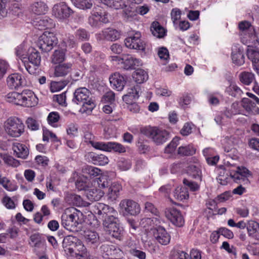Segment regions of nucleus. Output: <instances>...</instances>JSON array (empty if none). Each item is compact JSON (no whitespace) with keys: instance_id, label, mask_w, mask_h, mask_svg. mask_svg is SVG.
<instances>
[{"instance_id":"obj_19","label":"nucleus","mask_w":259,"mask_h":259,"mask_svg":"<svg viewBox=\"0 0 259 259\" xmlns=\"http://www.w3.org/2000/svg\"><path fill=\"white\" fill-rule=\"evenodd\" d=\"M31 47L21 44L16 49V54L17 56L24 63L25 67L27 71L30 74L34 73V69L28 65L27 62V56L28 55V50Z\"/></svg>"},{"instance_id":"obj_57","label":"nucleus","mask_w":259,"mask_h":259,"mask_svg":"<svg viewBox=\"0 0 259 259\" xmlns=\"http://www.w3.org/2000/svg\"><path fill=\"white\" fill-rule=\"evenodd\" d=\"M124 15L125 17L128 20L131 21L133 19H136L137 13L135 10H132V8L130 7H124Z\"/></svg>"},{"instance_id":"obj_38","label":"nucleus","mask_w":259,"mask_h":259,"mask_svg":"<svg viewBox=\"0 0 259 259\" xmlns=\"http://www.w3.org/2000/svg\"><path fill=\"white\" fill-rule=\"evenodd\" d=\"M21 93L11 92L5 96L6 100L9 103H12L17 105H20Z\"/></svg>"},{"instance_id":"obj_7","label":"nucleus","mask_w":259,"mask_h":259,"mask_svg":"<svg viewBox=\"0 0 259 259\" xmlns=\"http://www.w3.org/2000/svg\"><path fill=\"white\" fill-rule=\"evenodd\" d=\"M93 210L98 215L99 219L103 220L104 223L107 220H114L117 214L116 211L113 208L102 203H96Z\"/></svg>"},{"instance_id":"obj_51","label":"nucleus","mask_w":259,"mask_h":259,"mask_svg":"<svg viewBox=\"0 0 259 259\" xmlns=\"http://www.w3.org/2000/svg\"><path fill=\"white\" fill-rule=\"evenodd\" d=\"M1 157L3 159L4 162L8 165L16 167L20 165L19 161L15 159L12 156L8 154H4L1 155Z\"/></svg>"},{"instance_id":"obj_58","label":"nucleus","mask_w":259,"mask_h":259,"mask_svg":"<svg viewBox=\"0 0 259 259\" xmlns=\"http://www.w3.org/2000/svg\"><path fill=\"white\" fill-rule=\"evenodd\" d=\"M131 162L128 160L121 159L117 162V166L121 170L125 171L131 168Z\"/></svg>"},{"instance_id":"obj_60","label":"nucleus","mask_w":259,"mask_h":259,"mask_svg":"<svg viewBox=\"0 0 259 259\" xmlns=\"http://www.w3.org/2000/svg\"><path fill=\"white\" fill-rule=\"evenodd\" d=\"M92 146L96 149L107 151L108 150V142H94L92 143Z\"/></svg>"},{"instance_id":"obj_26","label":"nucleus","mask_w":259,"mask_h":259,"mask_svg":"<svg viewBox=\"0 0 259 259\" xmlns=\"http://www.w3.org/2000/svg\"><path fill=\"white\" fill-rule=\"evenodd\" d=\"M160 223V221L157 217L145 218L141 219L140 222V225L141 227L145 228L146 231L150 230L152 232L155 229V226L158 225Z\"/></svg>"},{"instance_id":"obj_11","label":"nucleus","mask_w":259,"mask_h":259,"mask_svg":"<svg viewBox=\"0 0 259 259\" xmlns=\"http://www.w3.org/2000/svg\"><path fill=\"white\" fill-rule=\"evenodd\" d=\"M72 13V10L64 2L56 4L52 8V15L59 21L67 19Z\"/></svg>"},{"instance_id":"obj_10","label":"nucleus","mask_w":259,"mask_h":259,"mask_svg":"<svg viewBox=\"0 0 259 259\" xmlns=\"http://www.w3.org/2000/svg\"><path fill=\"white\" fill-rule=\"evenodd\" d=\"M141 35L139 32L130 35L124 40L125 46L130 49L145 51L146 44L141 40Z\"/></svg>"},{"instance_id":"obj_28","label":"nucleus","mask_w":259,"mask_h":259,"mask_svg":"<svg viewBox=\"0 0 259 259\" xmlns=\"http://www.w3.org/2000/svg\"><path fill=\"white\" fill-rule=\"evenodd\" d=\"M28 63H31L34 67L39 66L41 61V57L39 52L35 49L33 48H30L28 50ZM27 64L29 65L28 64Z\"/></svg>"},{"instance_id":"obj_12","label":"nucleus","mask_w":259,"mask_h":259,"mask_svg":"<svg viewBox=\"0 0 259 259\" xmlns=\"http://www.w3.org/2000/svg\"><path fill=\"white\" fill-rule=\"evenodd\" d=\"M117 219L110 220H107L103 223L106 231L112 237L120 239L123 232V229L117 223Z\"/></svg>"},{"instance_id":"obj_35","label":"nucleus","mask_w":259,"mask_h":259,"mask_svg":"<svg viewBox=\"0 0 259 259\" xmlns=\"http://www.w3.org/2000/svg\"><path fill=\"white\" fill-rule=\"evenodd\" d=\"M186 171L188 175L195 178L200 177L201 172L199 162L195 161L193 163H190L187 167Z\"/></svg>"},{"instance_id":"obj_27","label":"nucleus","mask_w":259,"mask_h":259,"mask_svg":"<svg viewBox=\"0 0 259 259\" xmlns=\"http://www.w3.org/2000/svg\"><path fill=\"white\" fill-rule=\"evenodd\" d=\"M15 155L20 158L26 159L29 155V150L27 146L22 143H14L12 146Z\"/></svg>"},{"instance_id":"obj_42","label":"nucleus","mask_w":259,"mask_h":259,"mask_svg":"<svg viewBox=\"0 0 259 259\" xmlns=\"http://www.w3.org/2000/svg\"><path fill=\"white\" fill-rule=\"evenodd\" d=\"M72 4L81 10L91 9L93 6V0H71Z\"/></svg>"},{"instance_id":"obj_14","label":"nucleus","mask_w":259,"mask_h":259,"mask_svg":"<svg viewBox=\"0 0 259 259\" xmlns=\"http://www.w3.org/2000/svg\"><path fill=\"white\" fill-rule=\"evenodd\" d=\"M120 211L125 215H137L141 210L139 204L136 202L124 199L120 201L119 203Z\"/></svg>"},{"instance_id":"obj_13","label":"nucleus","mask_w":259,"mask_h":259,"mask_svg":"<svg viewBox=\"0 0 259 259\" xmlns=\"http://www.w3.org/2000/svg\"><path fill=\"white\" fill-rule=\"evenodd\" d=\"M6 83L8 88L10 90H18L27 85L24 76L19 73L9 75L6 79Z\"/></svg>"},{"instance_id":"obj_41","label":"nucleus","mask_w":259,"mask_h":259,"mask_svg":"<svg viewBox=\"0 0 259 259\" xmlns=\"http://www.w3.org/2000/svg\"><path fill=\"white\" fill-rule=\"evenodd\" d=\"M134 80L137 83H142L148 78V74L143 70L139 69L135 71L132 75Z\"/></svg>"},{"instance_id":"obj_45","label":"nucleus","mask_w":259,"mask_h":259,"mask_svg":"<svg viewBox=\"0 0 259 259\" xmlns=\"http://www.w3.org/2000/svg\"><path fill=\"white\" fill-rule=\"evenodd\" d=\"M108 152H115L118 153H124L126 151L125 147L121 144L117 142H108Z\"/></svg>"},{"instance_id":"obj_30","label":"nucleus","mask_w":259,"mask_h":259,"mask_svg":"<svg viewBox=\"0 0 259 259\" xmlns=\"http://www.w3.org/2000/svg\"><path fill=\"white\" fill-rule=\"evenodd\" d=\"M123 64L125 69L139 67L142 65L141 60L134 57L131 55H123Z\"/></svg>"},{"instance_id":"obj_53","label":"nucleus","mask_w":259,"mask_h":259,"mask_svg":"<svg viewBox=\"0 0 259 259\" xmlns=\"http://www.w3.org/2000/svg\"><path fill=\"white\" fill-rule=\"evenodd\" d=\"M179 144V138L175 137L170 143L165 148L164 152L167 154H172L175 151V149Z\"/></svg>"},{"instance_id":"obj_32","label":"nucleus","mask_w":259,"mask_h":259,"mask_svg":"<svg viewBox=\"0 0 259 259\" xmlns=\"http://www.w3.org/2000/svg\"><path fill=\"white\" fill-rule=\"evenodd\" d=\"M71 67L72 64L70 63L59 64L55 68L54 74L57 77L65 76L70 72Z\"/></svg>"},{"instance_id":"obj_9","label":"nucleus","mask_w":259,"mask_h":259,"mask_svg":"<svg viewBox=\"0 0 259 259\" xmlns=\"http://www.w3.org/2000/svg\"><path fill=\"white\" fill-rule=\"evenodd\" d=\"M108 22L107 14L100 7L94 8L89 17V23L93 27H98L101 23H106Z\"/></svg>"},{"instance_id":"obj_36","label":"nucleus","mask_w":259,"mask_h":259,"mask_svg":"<svg viewBox=\"0 0 259 259\" xmlns=\"http://www.w3.org/2000/svg\"><path fill=\"white\" fill-rule=\"evenodd\" d=\"M66 50L64 48H59L54 51L52 56V62L53 64H59L62 63L65 58V52Z\"/></svg>"},{"instance_id":"obj_18","label":"nucleus","mask_w":259,"mask_h":259,"mask_svg":"<svg viewBox=\"0 0 259 259\" xmlns=\"http://www.w3.org/2000/svg\"><path fill=\"white\" fill-rule=\"evenodd\" d=\"M153 235L155 240L160 244L166 245L170 241V236L162 227L159 226L153 229Z\"/></svg>"},{"instance_id":"obj_4","label":"nucleus","mask_w":259,"mask_h":259,"mask_svg":"<svg viewBox=\"0 0 259 259\" xmlns=\"http://www.w3.org/2000/svg\"><path fill=\"white\" fill-rule=\"evenodd\" d=\"M141 133L151 139L156 145L163 144L169 139V133L165 130L156 126H145L140 128Z\"/></svg>"},{"instance_id":"obj_52","label":"nucleus","mask_w":259,"mask_h":259,"mask_svg":"<svg viewBox=\"0 0 259 259\" xmlns=\"http://www.w3.org/2000/svg\"><path fill=\"white\" fill-rule=\"evenodd\" d=\"M66 84L65 81H52L51 83L50 90L52 93L59 92L63 89Z\"/></svg>"},{"instance_id":"obj_46","label":"nucleus","mask_w":259,"mask_h":259,"mask_svg":"<svg viewBox=\"0 0 259 259\" xmlns=\"http://www.w3.org/2000/svg\"><path fill=\"white\" fill-rule=\"evenodd\" d=\"M196 149L192 145L180 146L178 150V153L181 155H190L195 153Z\"/></svg>"},{"instance_id":"obj_49","label":"nucleus","mask_w":259,"mask_h":259,"mask_svg":"<svg viewBox=\"0 0 259 259\" xmlns=\"http://www.w3.org/2000/svg\"><path fill=\"white\" fill-rule=\"evenodd\" d=\"M226 92L229 95L233 97L240 96L243 93L240 88L234 83H231L229 87L226 89Z\"/></svg>"},{"instance_id":"obj_17","label":"nucleus","mask_w":259,"mask_h":259,"mask_svg":"<svg viewBox=\"0 0 259 259\" xmlns=\"http://www.w3.org/2000/svg\"><path fill=\"white\" fill-rule=\"evenodd\" d=\"M38 99L34 93L29 90L21 92L20 105L26 107H32L37 105Z\"/></svg>"},{"instance_id":"obj_61","label":"nucleus","mask_w":259,"mask_h":259,"mask_svg":"<svg viewBox=\"0 0 259 259\" xmlns=\"http://www.w3.org/2000/svg\"><path fill=\"white\" fill-rule=\"evenodd\" d=\"M111 8L115 9H123L126 7L127 0H112Z\"/></svg>"},{"instance_id":"obj_1","label":"nucleus","mask_w":259,"mask_h":259,"mask_svg":"<svg viewBox=\"0 0 259 259\" xmlns=\"http://www.w3.org/2000/svg\"><path fill=\"white\" fill-rule=\"evenodd\" d=\"M110 180L107 172L102 174L96 179L90 180L87 177L80 176L76 182L79 190H85L88 198L91 201L99 200L105 194L101 189L108 188Z\"/></svg>"},{"instance_id":"obj_2","label":"nucleus","mask_w":259,"mask_h":259,"mask_svg":"<svg viewBox=\"0 0 259 259\" xmlns=\"http://www.w3.org/2000/svg\"><path fill=\"white\" fill-rule=\"evenodd\" d=\"M228 163V165H226L224 168L219 169L217 180L221 185H226L231 180L235 182L240 180L244 181L251 176V172L246 167H239L229 162Z\"/></svg>"},{"instance_id":"obj_44","label":"nucleus","mask_w":259,"mask_h":259,"mask_svg":"<svg viewBox=\"0 0 259 259\" xmlns=\"http://www.w3.org/2000/svg\"><path fill=\"white\" fill-rule=\"evenodd\" d=\"M84 237L87 242L91 244H94L99 241L98 234L94 231L87 230L84 231Z\"/></svg>"},{"instance_id":"obj_22","label":"nucleus","mask_w":259,"mask_h":259,"mask_svg":"<svg viewBox=\"0 0 259 259\" xmlns=\"http://www.w3.org/2000/svg\"><path fill=\"white\" fill-rule=\"evenodd\" d=\"M120 37L119 32L115 29L112 28H106L103 30L101 33L97 34V38L99 40L107 39L111 41H114Z\"/></svg>"},{"instance_id":"obj_63","label":"nucleus","mask_w":259,"mask_h":259,"mask_svg":"<svg viewBox=\"0 0 259 259\" xmlns=\"http://www.w3.org/2000/svg\"><path fill=\"white\" fill-rule=\"evenodd\" d=\"M170 15L173 23L175 25L181 18V11L178 8H175L171 10Z\"/></svg>"},{"instance_id":"obj_23","label":"nucleus","mask_w":259,"mask_h":259,"mask_svg":"<svg viewBox=\"0 0 259 259\" xmlns=\"http://www.w3.org/2000/svg\"><path fill=\"white\" fill-rule=\"evenodd\" d=\"M232 60L233 63L237 66H241L244 63V56L243 51L239 45H235L232 49Z\"/></svg>"},{"instance_id":"obj_47","label":"nucleus","mask_w":259,"mask_h":259,"mask_svg":"<svg viewBox=\"0 0 259 259\" xmlns=\"http://www.w3.org/2000/svg\"><path fill=\"white\" fill-rule=\"evenodd\" d=\"M61 48H65L64 50L74 48L76 46V44L74 40V37L73 35H69L65 38L61 44Z\"/></svg>"},{"instance_id":"obj_56","label":"nucleus","mask_w":259,"mask_h":259,"mask_svg":"<svg viewBox=\"0 0 259 259\" xmlns=\"http://www.w3.org/2000/svg\"><path fill=\"white\" fill-rule=\"evenodd\" d=\"M101 170L95 167L87 166L83 169L84 174H87L91 176L96 177L100 175Z\"/></svg>"},{"instance_id":"obj_24","label":"nucleus","mask_w":259,"mask_h":259,"mask_svg":"<svg viewBox=\"0 0 259 259\" xmlns=\"http://www.w3.org/2000/svg\"><path fill=\"white\" fill-rule=\"evenodd\" d=\"M33 25L38 29H45L54 27L53 20L47 16L38 17L33 22Z\"/></svg>"},{"instance_id":"obj_43","label":"nucleus","mask_w":259,"mask_h":259,"mask_svg":"<svg viewBox=\"0 0 259 259\" xmlns=\"http://www.w3.org/2000/svg\"><path fill=\"white\" fill-rule=\"evenodd\" d=\"M240 81L245 85H249L255 79L254 75L249 72H243L239 74Z\"/></svg>"},{"instance_id":"obj_62","label":"nucleus","mask_w":259,"mask_h":259,"mask_svg":"<svg viewBox=\"0 0 259 259\" xmlns=\"http://www.w3.org/2000/svg\"><path fill=\"white\" fill-rule=\"evenodd\" d=\"M145 213L151 212L152 214L156 216L158 215V211L157 208L154 206V205L149 202H147L145 204Z\"/></svg>"},{"instance_id":"obj_64","label":"nucleus","mask_w":259,"mask_h":259,"mask_svg":"<svg viewBox=\"0 0 259 259\" xmlns=\"http://www.w3.org/2000/svg\"><path fill=\"white\" fill-rule=\"evenodd\" d=\"M130 253L133 256L139 259H146V254L145 252L136 248H131L130 250Z\"/></svg>"},{"instance_id":"obj_48","label":"nucleus","mask_w":259,"mask_h":259,"mask_svg":"<svg viewBox=\"0 0 259 259\" xmlns=\"http://www.w3.org/2000/svg\"><path fill=\"white\" fill-rule=\"evenodd\" d=\"M235 143V139L232 137L226 136L221 140L224 150L227 152H229L231 150Z\"/></svg>"},{"instance_id":"obj_55","label":"nucleus","mask_w":259,"mask_h":259,"mask_svg":"<svg viewBox=\"0 0 259 259\" xmlns=\"http://www.w3.org/2000/svg\"><path fill=\"white\" fill-rule=\"evenodd\" d=\"M49 140L54 142L58 141V139L54 133L47 128H44L43 140L48 142Z\"/></svg>"},{"instance_id":"obj_50","label":"nucleus","mask_w":259,"mask_h":259,"mask_svg":"<svg viewBox=\"0 0 259 259\" xmlns=\"http://www.w3.org/2000/svg\"><path fill=\"white\" fill-rule=\"evenodd\" d=\"M60 119L59 114L57 112H50L47 117L48 123L54 127L58 126L57 122Z\"/></svg>"},{"instance_id":"obj_21","label":"nucleus","mask_w":259,"mask_h":259,"mask_svg":"<svg viewBox=\"0 0 259 259\" xmlns=\"http://www.w3.org/2000/svg\"><path fill=\"white\" fill-rule=\"evenodd\" d=\"M122 190L121 185L117 182L112 183L107 188V191L105 192L109 200L113 201L116 200L120 195V192Z\"/></svg>"},{"instance_id":"obj_29","label":"nucleus","mask_w":259,"mask_h":259,"mask_svg":"<svg viewBox=\"0 0 259 259\" xmlns=\"http://www.w3.org/2000/svg\"><path fill=\"white\" fill-rule=\"evenodd\" d=\"M30 10L35 14L41 15L45 14L48 11V7L44 2L37 1L31 5Z\"/></svg>"},{"instance_id":"obj_54","label":"nucleus","mask_w":259,"mask_h":259,"mask_svg":"<svg viewBox=\"0 0 259 259\" xmlns=\"http://www.w3.org/2000/svg\"><path fill=\"white\" fill-rule=\"evenodd\" d=\"M0 184L9 191H14L17 189V187L16 185L12 183L8 179L5 177L3 178V180Z\"/></svg>"},{"instance_id":"obj_34","label":"nucleus","mask_w":259,"mask_h":259,"mask_svg":"<svg viewBox=\"0 0 259 259\" xmlns=\"http://www.w3.org/2000/svg\"><path fill=\"white\" fill-rule=\"evenodd\" d=\"M248 234L251 238L259 239V224L255 221H250L247 226Z\"/></svg>"},{"instance_id":"obj_59","label":"nucleus","mask_w":259,"mask_h":259,"mask_svg":"<svg viewBox=\"0 0 259 259\" xmlns=\"http://www.w3.org/2000/svg\"><path fill=\"white\" fill-rule=\"evenodd\" d=\"M26 123L27 124V127L32 131H36L39 129V122L31 117L28 118Z\"/></svg>"},{"instance_id":"obj_3","label":"nucleus","mask_w":259,"mask_h":259,"mask_svg":"<svg viewBox=\"0 0 259 259\" xmlns=\"http://www.w3.org/2000/svg\"><path fill=\"white\" fill-rule=\"evenodd\" d=\"M74 102L77 104H81L79 112L87 114H90L96 106L94 101L90 98L91 93L85 88L77 89L74 94Z\"/></svg>"},{"instance_id":"obj_25","label":"nucleus","mask_w":259,"mask_h":259,"mask_svg":"<svg viewBox=\"0 0 259 259\" xmlns=\"http://www.w3.org/2000/svg\"><path fill=\"white\" fill-rule=\"evenodd\" d=\"M140 87L137 85L128 89L127 93L122 97V100L125 103L136 101L139 98Z\"/></svg>"},{"instance_id":"obj_37","label":"nucleus","mask_w":259,"mask_h":259,"mask_svg":"<svg viewBox=\"0 0 259 259\" xmlns=\"http://www.w3.org/2000/svg\"><path fill=\"white\" fill-rule=\"evenodd\" d=\"M151 31L154 36L162 38L165 35V30L158 22H153L151 26Z\"/></svg>"},{"instance_id":"obj_5","label":"nucleus","mask_w":259,"mask_h":259,"mask_svg":"<svg viewBox=\"0 0 259 259\" xmlns=\"http://www.w3.org/2000/svg\"><path fill=\"white\" fill-rule=\"evenodd\" d=\"M61 219L62 225L67 230H71L82 223V213L74 208H68L63 213Z\"/></svg>"},{"instance_id":"obj_8","label":"nucleus","mask_w":259,"mask_h":259,"mask_svg":"<svg viewBox=\"0 0 259 259\" xmlns=\"http://www.w3.org/2000/svg\"><path fill=\"white\" fill-rule=\"evenodd\" d=\"M57 42V38L54 33L45 31L39 37L38 46L44 52H49Z\"/></svg>"},{"instance_id":"obj_40","label":"nucleus","mask_w":259,"mask_h":259,"mask_svg":"<svg viewBox=\"0 0 259 259\" xmlns=\"http://www.w3.org/2000/svg\"><path fill=\"white\" fill-rule=\"evenodd\" d=\"M242 110L240 109L238 103H233L230 108H227L225 112V115L226 118H231L233 115L242 114Z\"/></svg>"},{"instance_id":"obj_20","label":"nucleus","mask_w":259,"mask_h":259,"mask_svg":"<svg viewBox=\"0 0 259 259\" xmlns=\"http://www.w3.org/2000/svg\"><path fill=\"white\" fill-rule=\"evenodd\" d=\"M109 81L112 88L118 91H122L125 84L124 77L118 72H115L110 76Z\"/></svg>"},{"instance_id":"obj_16","label":"nucleus","mask_w":259,"mask_h":259,"mask_svg":"<svg viewBox=\"0 0 259 259\" xmlns=\"http://www.w3.org/2000/svg\"><path fill=\"white\" fill-rule=\"evenodd\" d=\"M240 39L241 42L249 48L256 47L259 44L258 37L254 28H250L247 32L241 33Z\"/></svg>"},{"instance_id":"obj_39","label":"nucleus","mask_w":259,"mask_h":259,"mask_svg":"<svg viewBox=\"0 0 259 259\" xmlns=\"http://www.w3.org/2000/svg\"><path fill=\"white\" fill-rule=\"evenodd\" d=\"M174 197L179 201H183L189 198V193L187 188L182 187H177L174 192Z\"/></svg>"},{"instance_id":"obj_6","label":"nucleus","mask_w":259,"mask_h":259,"mask_svg":"<svg viewBox=\"0 0 259 259\" xmlns=\"http://www.w3.org/2000/svg\"><path fill=\"white\" fill-rule=\"evenodd\" d=\"M4 130L9 136L18 138L24 132V125L18 118L11 117L4 123Z\"/></svg>"},{"instance_id":"obj_15","label":"nucleus","mask_w":259,"mask_h":259,"mask_svg":"<svg viewBox=\"0 0 259 259\" xmlns=\"http://www.w3.org/2000/svg\"><path fill=\"white\" fill-rule=\"evenodd\" d=\"M166 218L174 225L177 227L183 226L184 219L181 211L174 207H168L165 209Z\"/></svg>"},{"instance_id":"obj_33","label":"nucleus","mask_w":259,"mask_h":259,"mask_svg":"<svg viewBox=\"0 0 259 259\" xmlns=\"http://www.w3.org/2000/svg\"><path fill=\"white\" fill-rule=\"evenodd\" d=\"M248 59L251 61L253 68L258 70L259 67V51L252 48H248L247 51Z\"/></svg>"},{"instance_id":"obj_31","label":"nucleus","mask_w":259,"mask_h":259,"mask_svg":"<svg viewBox=\"0 0 259 259\" xmlns=\"http://www.w3.org/2000/svg\"><path fill=\"white\" fill-rule=\"evenodd\" d=\"M241 106L248 113L255 114L258 112L259 109L255 103L250 99L244 98L241 102Z\"/></svg>"}]
</instances>
